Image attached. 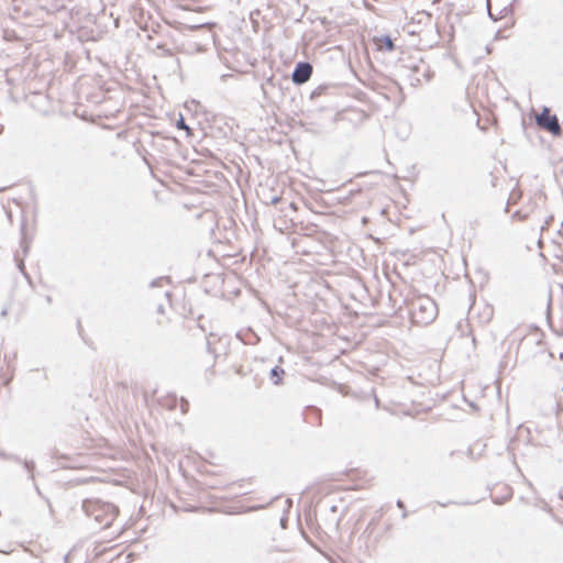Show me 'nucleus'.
I'll return each mask as SVG.
<instances>
[{"mask_svg":"<svg viewBox=\"0 0 563 563\" xmlns=\"http://www.w3.org/2000/svg\"><path fill=\"white\" fill-rule=\"evenodd\" d=\"M423 77H426L427 79H429L428 75L426 71L422 73Z\"/></svg>","mask_w":563,"mask_h":563,"instance_id":"nucleus-30","label":"nucleus"},{"mask_svg":"<svg viewBox=\"0 0 563 563\" xmlns=\"http://www.w3.org/2000/svg\"><path fill=\"white\" fill-rule=\"evenodd\" d=\"M1 314L2 316L7 314V310H2Z\"/></svg>","mask_w":563,"mask_h":563,"instance_id":"nucleus-32","label":"nucleus"},{"mask_svg":"<svg viewBox=\"0 0 563 563\" xmlns=\"http://www.w3.org/2000/svg\"><path fill=\"white\" fill-rule=\"evenodd\" d=\"M327 90L325 86H319L314 90L311 91L310 98L314 99L319 96H321Z\"/></svg>","mask_w":563,"mask_h":563,"instance_id":"nucleus-17","label":"nucleus"},{"mask_svg":"<svg viewBox=\"0 0 563 563\" xmlns=\"http://www.w3.org/2000/svg\"><path fill=\"white\" fill-rule=\"evenodd\" d=\"M553 220V216H550L548 220H545L544 224L541 227V230H544L549 227L550 221Z\"/></svg>","mask_w":563,"mask_h":563,"instance_id":"nucleus-22","label":"nucleus"},{"mask_svg":"<svg viewBox=\"0 0 563 563\" xmlns=\"http://www.w3.org/2000/svg\"><path fill=\"white\" fill-rule=\"evenodd\" d=\"M2 132H3V125L0 124V135L2 134Z\"/></svg>","mask_w":563,"mask_h":563,"instance_id":"nucleus-28","label":"nucleus"},{"mask_svg":"<svg viewBox=\"0 0 563 563\" xmlns=\"http://www.w3.org/2000/svg\"><path fill=\"white\" fill-rule=\"evenodd\" d=\"M285 374L284 368L280 366H274L269 372V378L274 385H280L283 383V376Z\"/></svg>","mask_w":563,"mask_h":563,"instance_id":"nucleus-9","label":"nucleus"},{"mask_svg":"<svg viewBox=\"0 0 563 563\" xmlns=\"http://www.w3.org/2000/svg\"><path fill=\"white\" fill-rule=\"evenodd\" d=\"M73 0H42V8L48 13H55L63 9H66L67 4Z\"/></svg>","mask_w":563,"mask_h":563,"instance_id":"nucleus-5","label":"nucleus"},{"mask_svg":"<svg viewBox=\"0 0 563 563\" xmlns=\"http://www.w3.org/2000/svg\"><path fill=\"white\" fill-rule=\"evenodd\" d=\"M396 506H397L399 509H405V504H404V501H402V500H400V499H398V500L396 501Z\"/></svg>","mask_w":563,"mask_h":563,"instance_id":"nucleus-23","label":"nucleus"},{"mask_svg":"<svg viewBox=\"0 0 563 563\" xmlns=\"http://www.w3.org/2000/svg\"><path fill=\"white\" fill-rule=\"evenodd\" d=\"M81 508L85 515L95 521L96 528L99 529L109 528L119 512L115 505L100 499H85Z\"/></svg>","mask_w":563,"mask_h":563,"instance_id":"nucleus-1","label":"nucleus"},{"mask_svg":"<svg viewBox=\"0 0 563 563\" xmlns=\"http://www.w3.org/2000/svg\"><path fill=\"white\" fill-rule=\"evenodd\" d=\"M13 460H14L16 463L21 464V465L24 467V470H25V471L27 472V474H29V478H30L33 483H35V481H34V470H35V463H34V461L22 460V459H20L19 456H14V457H13ZM34 487H35L36 492H37L38 494H41L40 488H38V486H37L36 484H34Z\"/></svg>","mask_w":563,"mask_h":563,"instance_id":"nucleus-6","label":"nucleus"},{"mask_svg":"<svg viewBox=\"0 0 563 563\" xmlns=\"http://www.w3.org/2000/svg\"><path fill=\"white\" fill-rule=\"evenodd\" d=\"M189 410V402L184 397L180 398V411L187 413Z\"/></svg>","mask_w":563,"mask_h":563,"instance_id":"nucleus-18","label":"nucleus"},{"mask_svg":"<svg viewBox=\"0 0 563 563\" xmlns=\"http://www.w3.org/2000/svg\"><path fill=\"white\" fill-rule=\"evenodd\" d=\"M167 278L165 277H158L154 280H152V283L150 284L151 287H156V286H159L164 280H166Z\"/></svg>","mask_w":563,"mask_h":563,"instance_id":"nucleus-20","label":"nucleus"},{"mask_svg":"<svg viewBox=\"0 0 563 563\" xmlns=\"http://www.w3.org/2000/svg\"><path fill=\"white\" fill-rule=\"evenodd\" d=\"M279 200H280V197H279V196H273V197L271 198V200H269V202H268V203H269V205H276V203H278V202H279Z\"/></svg>","mask_w":563,"mask_h":563,"instance_id":"nucleus-21","label":"nucleus"},{"mask_svg":"<svg viewBox=\"0 0 563 563\" xmlns=\"http://www.w3.org/2000/svg\"><path fill=\"white\" fill-rule=\"evenodd\" d=\"M375 42L379 51L393 52L395 49V43L389 35L377 37Z\"/></svg>","mask_w":563,"mask_h":563,"instance_id":"nucleus-7","label":"nucleus"},{"mask_svg":"<svg viewBox=\"0 0 563 563\" xmlns=\"http://www.w3.org/2000/svg\"><path fill=\"white\" fill-rule=\"evenodd\" d=\"M438 316V306L429 296H420L410 302L411 321L417 325H428Z\"/></svg>","mask_w":563,"mask_h":563,"instance_id":"nucleus-2","label":"nucleus"},{"mask_svg":"<svg viewBox=\"0 0 563 563\" xmlns=\"http://www.w3.org/2000/svg\"><path fill=\"white\" fill-rule=\"evenodd\" d=\"M312 65L309 62H298L291 74V80L295 85L307 82L312 75Z\"/></svg>","mask_w":563,"mask_h":563,"instance_id":"nucleus-4","label":"nucleus"},{"mask_svg":"<svg viewBox=\"0 0 563 563\" xmlns=\"http://www.w3.org/2000/svg\"><path fill=\"white\" fill-rule=\"evenodd\" d=\"M407 516H408V512H407V510L405 508V509H402L401 518L405 519V518H407Z\"/></svg>","mask_w":563,"mask_h":563,"instance_id":"nucleus-26","label":"nucleus"},{"mask_svg":"<svg viewBox=\"0 0 563 563\" xmlns=\"http://www.w3.org/2000/svg\"><path fill=\"white\" fill-rule=\"evenodd\" d=\"M511 13H512V5H511V4H508V5L504 7V8L500 10V12H499V15H498V16H495V15L492 13V11H490V7L488 5V14H489V16H490L494 21H496V20H498V19H501V18H505V16H507V15L511 14Z\"/></svg>","mask_w":563,"mask_h":563,"instance_id":"nucleus-11","label":"nucleus"},{"mask_svg":"<svg viewBox=\"0 0 563 563\" xmlns=\"http://www.w3.org/2000/svg\"><path fill=\"white\" fill-rule=\"evenodd\" d=\"M176 128L179 130H189V126L186 124V122L181 115L176 122Z\"/></svg>","mask_w":563,"mask_h":563,"instance_id":"nucleus-19","label":"nucleus"},{"mask_svg":"<svg viewBox=\"0 0 563 563\" xmlns=\"http://www.w3.org/2000/svg\"><path fill=\"white\" fill-rule=\"evenodd\" d=\"M419 71H420V67H419V66H415V67L411 69L410 74L407 76L409 84H410L411 86H413V87L419 86V85H420V82H421V79H420V77L418 76V73H419Z\"/></svg>","mask_w":563,"mask_h":563,"instance_id":"nucleus-10","label":"nucleus"},{"mask_svg":"<svg viewBox=\"0 0 563 563\" xmlns=\"http://www.w3.org/2000/svg\"><path fill=\"white\" fill-rule=\"evenodd\" d=\"M511 218L514 220L523 221L529 218V211H526L525 209H519L512 213Z\"/></svg>","mask_w":563,"mask_h":563,"instance_id":"nucleus-13","label":"nucleus"},{"mask_svg":"<svg viewBox=\"0 0 563 563\" xmlns=\"http://www.w3.org/2000/svg\"><path fill=\"white\" fill-rule=\"evenodd\" d=\"M4 189H5V187H3V188H0V192H1V191H3Z\"/></svg>","mask_w":563,"mask_h":563,"instance_id":"nucleus-33","label":"nucleus"},{"mask_svg":"<svg viewBox=\"0 0 563 563\" xmlns=\"http://www.w3.org/2000/svg\"><path fill=\"white\" fill-rule=\"evenodd\" d=\"M207 350L209 353H214V351L211 349V343L209 340L207 341Z\"/></svg>","mask_w":563,"mask_h":563,"instance_id":"nucleus-25","label":"nucleus"},{"mask_svg":"<svg viewBox=\"0 0 563 563\" xmlns=\"http://www.w3.org/2000/svg\"><path fill=\"white\" fill-rule=\"evenodd\" d=\"M18 267H19V269H20V271H21V272L26 276V274H25V272H24V264H23V262H22V261H20V262H19Z\"/></svg>","mask_w":563,"mask_h":563,"instance_id":"nucleus-24","label":"nucleus"},{"mask_svg":"<svg viewBox=\"0 0 563 563\" xmlns=\"http://www.w3.org/2000/svg\"><path fill=\"white\" fill-rule=\"evenodd\" d=\"M24 230H25V221H23L21 224V233H22L21 246L23 249L24 255H26V253L29 251V243L26 242Z\"/></svg>","mask_w":563,"mask_h":563,"instance_id":"nucleus-14","label":"nucleus"},{"mask_svg":"<svg viewBox=\"0 0 563 563\" xmlns=\"http://www.w3.org/2000/svg\"><path fill=\"white\" fill-rule=\"evenodd\" d=\"M536 123L539 128L550 132L554 136H559L562 133V128L558 117L555 114H551L548 107H544L536 117Z\"/></svg>","mask_w":563,"mask_h":563,"instance_id":"nucleus-3","label":"nucleus"},{"mask_svg":"<svg viewBox=\"0 0 563 563\" xmlns=\"http://www.w3.org/2000/svg\"><path fill=\"white\" fill-rule=\"evenodd\" d=\"M339 511V507L336 505H331L329 507V515L327 517V520L330 525H333L334 527H338L344 516V512H341L339 516L336 515Z\"/></svg>","mask_w":563,"mask_h":563,"instance_id":"nucleus-8","label":"nucleus"},{"mask_svg":"<svg viewBox=\"0 0 563 563\" xmlns=\"http://www.w3.org/2000/svg\"><path fill=\"white\" fill-rule=\"evenodd\" d=\"M285 521H286L285 519H283V518L280 519V525H282L283 527H284V525H285Z\"/></svg>","mask_w":563,"mask_h":563,"instance_id":"nucleus-29","label":"nucleus"},{"mask_svg":"<svg viewBox=\"0 0 563 563\" xmlns=\"http://www.w3.org/2000/svg\"><path fill=\"white\" fill-rule=\"evenodd\" d=\"M157 311H158L159 313H163V312H164V307H163V305H159V306L157 307Z\"/></svg>","mask_w":563,"mask_h":563,"instance_id":"nucleus-27","label":"nucleus"},{"mask_svg":"<svg viewBox=\"0 0 563 563\" xmlns=\"http://www.w3.org/2000/svg\"><path fill=\"white\" fill-rule=\"evenodd\" d=\"M521 198V192L517 190H512L509 195V198L507 200V205L505 208V212H508L509 206L517 203V201Z\"/></svg>","mask_w":563,"mask_h":563,"instance_id":"nucleus-12","label":"nucleus"},{"mask_svg":"<svg viewBox=\"0 0 563 563\" xmlns=\"http://www.w3.org/2000/svg\"><path fill=\"white\" fill-rule=\"evenodd\" d=\"M266 85L272 86V87H275V79H274V77H273V76H272V77H268V78L266 79L265 84H262V85H261V90H262V92H263V95H264V97H265V98L267 97Z\"/></svg>","mask_w":563,"mask_h":563,"instance_id":"nucleus-16","label":"nucleus"},{"mask_svg":"<svg viewBox=\"0 0 563 563\" xmlns=\"http://www.w3.org/2000/svg\"><path fill=\"white\" fill-rule=\"evenodd\" d=\"M449 504H451V501H449L448 504H441L442 507H445L448 506Z\"/></svg>","mask_w":563,"mask_h":563,"instance_id":"nucleus-31","label":"nucleus"},{"mask_svg":"<svg viewBox=\"0 0 563 563\" xmlns=\"http://www.w3.org/2000/svg\"><path fill=\"white\" fill-rule=\"evenodd\" d=\"M538 208V201L534 200V199H530L527 203L526 207H523L522 209H525L526 211H529V217L536 211V209Z\"/></svg>","mask_w":563,"mask_h":563,"instance_id":"nucleus-15","label":"nucleus"}]
</instances>
